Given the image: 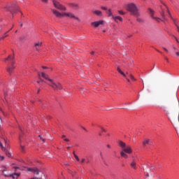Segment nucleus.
I'll return each mask as SVG.
<instances>
[{"instance_id":"f8f14e48","label":"nucleus","mask_w":179,"mask_h":179,"mask_svg":"<svg viewBox=\"0 0 179 179\" xmlns=\"http://www.w3.org/2000/svg\"><path fill=\"white\" fill-rule=\"evenodd\" d=\"M146 145H153V142H152L149 138H145L143 141V145L144 146V148H146Z\"/></svg>"},{"instance_id":"4d7b16f0","label":"nucleus","mask_w":179,"mask_h":179,"mask_svg":"<svg viewBox=\"0 0 179 179\" xmlns=\"http://www.w3.org/2000/svg\"><path fill=\"white\" fill-rule=\"evenodd\" d=\"M38 93H40V90H38Z\"/></svg>"},{"instance_id":"0eeeda50","label":"nucleus","mask_w":179,"mask_h":179,"mask_svg":"<svg viewBox=\"0 0 179 179\" xmlns=\"http://www.w3.org/2000/svg\"><path fill=\"white\" fill-rule=\"evenodd\" d=\"M52 2L53 3V6L55 8V9H58L59 10H62V12H65L66 10V7L65 6L61 4L59 1L57 0H52Z\"/></svg>"},{"instance_id":"b1692460","label":"nucleus","mask_w":179,"mask_h":179,"mask_svg":"<svg viewBox=\"0 0 179 179\" xmlns=\"http://www.w3.org/2000/svg\"><path fill=\"white\" fill-rule=\"evenodd\" d=\"M6 155L9 158L12 157V154L10 152H8V151L6 152Z\"/></svg>"},{"instance_id":"aec40b11","label":"nucleus","mask_w":179,"mask_h":179,"mask_svg":"<svg viewBox=\"0 0 179 179\" xmlns=\"http://www.w3.org/2000/svg\"><path fill=\"white\" fill-rule=\"evenodd\" d=\"M109 17H113L114 15H113V13H111V9H109L107 12Z\"/></svg>"},{"instance_id":"a211bd4d","label":"nucleus","mask_w":179,"mask_h":179,"mask_svg":"<svg viewBox=\"0 0 179 179\" xmlns=\"http://www.w3.org/2000/svg\"><path fill=\"white\" fill-rule=\"evenodd\" d=\"M19 176H20V173H15L14 174L11 175L10 177H13V178L16 179L17 178V177H19Z\"/></svg>"},{"instance_id":"680f3d73","label":"nucleus","mask_w":179,"mask_h":179,"mask_svg":"<svg viewBox=\"0 0 179 179\" xmlns=\"http://www.w3.org/2000/svg\"><path fill=\"white\" fill-rule=\"evenodd\" d=\"M15 169H19L18 167H15Z\"/></svg>"},{"instance_id":"58836bf2","label":"nucleus","mask_w":179,"mask_h":179,"mask_svg":"<svg viewBox=\"0 0 179 179\" xmlns=\"http://www.w3.org/2000/svg\"><path fill=\"white\" fill-rule=\"evenodd\" d=\"M0 159H1V160H3L5 159V157L0 155Z\"/></svg>"},{"instance_id":"f257e3e1","label":"nucleus","mask_w":179,"mask_h":179,"mask_svg":"<svg viewBox=\"0 0 179 179\" xmlns=\"http://www.w3.org/2000/svg\"><path fill=\"white\" fill-rule=\"evenodd\" d=\"M41 75L42 78H43V79L45 80L44 81V80L41 78V82H42V83H46L47 85H49V86H50L54 90H62V85H61V83H55L54 80L51 79L50 76L44 72H42Z\"/></svg>"},{"instance_id":"a18cd8bd","label":"nucleus","mask_w":179,"mask_h":179,"mask_svg":"<svg viewBox=\"0 0 179 179\" xmlns=\"http://www.w3.org/2000/svg\"><path fill=\"white\" fill-rule=\"evenodd\" d=\"M107 148H108L110 149V148H111V146L110 145H107Z\"/></svg>"},{"instance_id":"5701e85b","label":"nucleus","mask_w":179,"mask_h":179,"mask_svg":"<svg viewBox=\"0 0 179 179\" xmlns=\"http://www.w3.org/2000/svg\"><path fill=\"white\" fill-rule=\"evenodd\" d=\"M129 76L133 82H135V80H136V78H135V77H134L132 74H129Z\"/></svg>"},{"instance_id":"69168bd1","label":"nucleus","mask_w":179,"mask_h":179,"mask_svg":"<svg viewBox=\"0 0 179 179\" xmlns=\"http://www.w3.org/2000/svg\"><path fill=\"white\" fill-rule=\"evenodd\" d=\"M20 131H22V129H21V128H20Z\"/></svg>"},{"instance_id":"c85d7f7f","label":"nucleus","mask_w":179,"mask_h":179,"mask_svg":"<svg viewBox=\"0 0 179 179\" xmlns=\"http://www.w3.org/2000/svg\"><path fill=\"white\" fill-rule=\"evenodd\" d=\"M0 146H1V149H2V150H4V151L6 150L5 147H3V145L2 144L1 142H0Z\"/></svg>"},{"instance_id":"de8ad7c7","label":"nucleus","mask_w":179,"mask_h":179,"mask_svg":"<svg viewBox=\"0 0 179 179\" xmlns=\"http://www.w3.org/2000/svg\"><path fill=\"white\" fill-rule=\"evenodd\" d=\"M156 51H157V52H160V54H162V52L159 51L158 50H156Z\"/></svg>"},{"instance_id":"c9c22d12","label":"nucleus","mask_w":179,"mask_h":179,"mask_svg":"<svg viewBox=\"0 0 179 179\" xmlns=\"http://www.w3.org/2000/svg\"><path fill=\"white\" fill-rule=\"evenodd\" d=\"M173 37H174V38H175L176 43H178V44H179V41H178V39L177 38V37H176V36H173Z\"/></svg>"},{"instance_id":"79ce46f5","label":"nucleus","mask_w":179,"mask_h":179,"mask_svg":"<svg viewBox=\"0 0 179 179\" xmlns=\"http://www.w3.org/2000/svg\"><path fill=\"white\" fill-rule=\"evenodd\" d=\"M1 124H2V119L0 117V127H1Z\"/></svg>"},{"instance_id":"864d4df0","label":"nucleus","mask_w":179,"mask_h":179,"mask_svg":"<svg viewBox=\"0 0 179 179\" xmlns=\"http://www.w3.org/2000/svg\"><path fill=\"white\" fill-rule=\"evenodd\" d=\"M38 76H39V79H40V78L41 77V76L40 74H38Z\"/></svg>"},{"instance_id":"c756f323","label":"nucleus","mask_w":179,"mask_h":179,"mask_svg":"<svg viewBox=\"0 0 179 179\" xmlns=\"http://www.w3.org/2000/svg\"><path fill=\"white\" fill-rule=\"evenodd\" d=\"M85 162H86V159L85 158H83L82 160L80 162V163L81 164H83V163H85Z\"/></svg>"},{"instance_id":"052dcab7","label":"nucleus","mask_w":179,"mask_h":179,"mask_svg":"<svg viewBox=\"0 0 179 179\" xmlns=\"http://www.w3.org/2000/svg\"><path fill=\"white\" fill-rule=\"evenodd\" d=\"M21 138H22V136H20V141Z\"/></svg>"},{"instance_id":"f03ea898","label":"nucleus","mask_w":179,"mask_h":179,"mask_svg":"<svg viewBox=\"0 0 179 179\" xmlns=\"http://www.w3.org/2000/svg\"><path fill=\"white\" fill-rule=\"evenodd\" d=\"M165 6H167L164 3V6H161V9H162L161 16L162 17V20L159 17H155V10H153L152 8L148 9L152 19L157 22V23H160V22H164L167 20V18H166V12H167V10H166Z\"/></svg>"},{"instance_id":"72a5a7b5","label":"nucleus","mask_w":179,"mask_h":179,"mask_svg":"<svg viewBox=\"0 0 179 179\" xmlns=\"http://www.w3.org/2000/svg\"><path fill=\"white\" fill-rule=\"evenodd\" d=\"M101 9H103V10H107V8L104 6H101Z\"/></svg>"},{"instance_id":"c03bdc74","label":"nucleus","mask_w":179,"mask_h":179,"mask_svg":"<svg viewBox=\"0 0 179 179\" xmlns=\"http://www.w3.org/2000/svg\"><path fill=\"white\" fill-rule=\"evenodd\" d=\"M176 55H178V56H179V52H176Z\"/></svg>"},{"instance_id":"ddd939ff","label":"nucleus","mask_w":179,"mask_h":179,"mask_svg":"<svg viewBox=\"0 0 179 179\" xmlns=\"http://www.w3.org/2000/svg\"><path fill=\"white\" fill-rule=\"evenodd\" d=\"M103 23H104V21L99 20V21L92 22L91 24L92 26H94V27H99V26L100 24H103Z\"/></svg>"},{"instance_id":"603ef678","label":"nucleus","mask_w":179,"mask_h":179,"mask_svg":"<svg viewBox=\"0 0 179 179\" xmlns=\"http://www.w3.org/2000/svg\"><path fill=\"white\" fill-rule=\"evenodd\" d=\"M22 26H23V24H22V23L20 24V27H22Z\"/></svg>"},{"instance_id":"6e6d98bb","label":"nucleus","mask_w":179,"mask_h":179,"mask_svg":"<svg viewBox=\"0 0 179 179\" xmlns=\"http://www.w3.org/2000/svg\"><path fill=\"white\" fill-rule=\"evenodd\" d=\"M67 149H71V147H67Z\"/></svg>"},{"instance_id":"6e6552de","label":"nucleus","mask_w":179,"mask_h":179,"mask_svg":"<svg viewBox=\"0 0 179 179\" xmlns=\"http://www.w3.org/2000/svg\"><path fill=\"white\" fill-rule=\"evenodd\" d=\"M165 8H166V12L168 13L169 17H171V19L173 20L175 26H178V24H177V19H176V18H174V17H173L171 16V13H170V11L169 10V7L165 6Z\"/></svg>"},{"instance_id":"3c124183","label":"nucleus","mask_w":179,"mask_h":179,"mask_svg":"<svg viewBox=\"0 0 179 179\" xmlns=\"http://www.w3.org/2000/svg\"><path fill=\"white\" fill-rule=\"evenodd\" d=\"M99 136H101V133H99Z\"/></svg>"},{"instance_id":"dca6fc26","label":"nucleus","mask_w":179,"mask_h":179,"mask_svg":"<svg viewBox=\"0 0 179 179\" xmlns=\"http://www.w3.org/2000/svg\"><path fill=\"white\" fill-rule=\"evenodd\" d=\"M113 19L115 20V22H117V20H120V22H122V17L120 16H116V17H113Z\"/></svg>"},{"instance_id":"9d476101","label":"nucleus","mask_w":179,"mask_h":179,"mask_svg":"<svg viewBox=\"0 0 179 179\" xmlns=\"http://www.w3.org/2000/svg\"><path fill=\"white\" fill-rule=\"evenodd\" d=\"M117 72H119V73H120V75H122V76H124V78L127 79L129 83H131V80L128 78H127V75L125 74V73H124V71H121V69H120V67L117 68Z\"/></svg>"},{"instance_id":"1a4fd4ad","label":"nucleus","mask_w":179,"mask_h":179,"mask_svg":"<svg viewBox=\"0 0 179 179\" xmlns=\"http://www.w3.org/2000/svg\"><path fill=\"white\" fill-rule=\"evenodd\" d=\"M174 125L176 126V131L177 134H178L179 131V118L178 116L176 117V118L173 121Z\"/></svg>"},{"instance_id":"6ab92c4d","label":"nucleus","mask_w":179,"mask_h":179,"mask_svg":"<svg viewBox=\"0 0 179 179\" xmlns=\"http://www.w3.org/2000/svg\"><path fill=\"white\" fill-rule=\"evenodd\" d=\"M131 166L133 169H136V162L133 161V162L131 163Z\"/></svg>"},{"instance_id":"774afa93","label":"nucleus","mask_w":179,"mask_h":179,"mask_svg":"<svg viewBox=\"0 0 179 179\" xmlns=\"http://www.w3.org/2000/svg\"><path fill=\"white\" fill-rule=\"evenodd\" d=\"M5 141V140H4ZM5 143H6V141H5Z\"/></svg>"},{"instance_id":"09e8293b","label":"nucleus","mask_w":179,"mask_h":179,"mask_svg":"<svg viewBox=\"0 0 179 179\" xmlns=\"http://www.w3.org/2000/svg\"><path fill=\"white\" fill-rule=\"evenodd\" d=\"M15 8H16V9H19V6H15Z\"/></svg>"},{"instance_id":"a19ab883","label":"nucleus","mask_w":179,"mask_h":179,"mask_svg":"<svg viewBox=\"0 0 179 179\" xmlns=\"http://www.w3.org/2000/svg\"><path fill=\"white\" fill-rule=\"evenodd\" d=\"M164 59H166V61H167V62H169V58L167 57H165Z\"/></svg>"},{"instance_id":"e2e57ef3","label":"nucleus","mask_w":179,"mask_h":179,"mask_svg":"<svg viewBox=\"0 0 179 179\" xmlns=\"http://www.w3.org/2000/svg\"><path fill=\"white\" fill-rule=\"evenodd\" d=\"M3 173H5V171H3Z\"/></svg>"},{"instance_id":"ea45409f","label":"nucleus","mask_w":179,"mask_h":179,"mask_svg":"<svg viewBox=\"0 0 179 179\" xmlns=\"http://www.w3.org/2000/svg\"><path fill=\"white\" fill-rule=\"evenodd\" d=\"M65 142H69V138H64Z\"/></svg>"},{"instance_id":"e433bc0d","label":"nucleus","mask_w":179,"mask_h":179,"mask_svg":"<svg viewBox=\"0 0 179 179\" xmlns=\"http://www.w3.org/2000/svg\"><path fill=\"white\" fill-rule=\"evenodd\" d=\"M132 65H134V61L130 60V64H129V66Z\"/></svg>"},{"instance_id":"393cba45","label":"nucleus","mask_w":179,"mask_h":179,"mask_svg":"<svg viewBox=\"0 0 179 179\" xmlns=\"http://www.w3.org/2000/svg\"><path fill=\"white\" fill-rule=\"evenodd\" d=\"M38 138H40V139H41V141H42V142H45V138H44L43 137V136L39 135V136H38Z\"/></svg>"},{"instance_id":"7c9ffc66","label":"nucleus","mask_w":179,"mask_h":179,"mask_svg":"<svg viewBox=\"0 0 179 179\" xmlns=\"http://www.w3.org/2000/svg\"><path fill=\"white\" fill-rule=\"evenodd\" d=\"M118 13H119V15H125V13H124V11H122V10H119Z\"/></svg>"},{"instance_id":"4be33fe9","label":"nucleus","mask_w":179,"mask_h":179,"mask_svg":"<svg viewBox=\"0 0 179 179\" xmlns=\"http://www.w3.org/2000/svg\"><path fill=\"white\" fill-rule=\"evenodd\" d=\"M137 22H138L139 23H143V20L142 18L139 17V16H138Z\"/></svg>"},{"instance_id":"412c9836","label":"nucleus","mask_w":179,"mask_h":179,"mask_svg":"<svg viewBox=\"0 0 179 179\" xmlns=\"http://www.w3.org/2000/svg\"><path fill=\"white\" fill-rule=\"evenodd\" d=\"M13 8V6H11L10 7H8V8L7 9V10H9L10 12H11V13H15V10H13V9H11Z\"/></svg>"},{"instance_id":"8fccbe9b","label":"nucleus","mask_w":179,"mask_h":179,"mask_svg":"<svg viewBox=\"0 0 179 179\" xmlns=\"http://www.w3.org/2000/svg\"><path fill=\"white\" fill-rule=\"evenodd\" d=\"M173 50H177V48L176 47H173Z\"/></svg>"},{"instance_id":"4c0bfd02","label":"nucleus","mask_w":179,"mask_h":179,"mask_svg":"<svg viewBox=\"0 0 179 179\" xmlns=\"http://www.w3.org/2000/svg\"><path fill=\"white\" fill-rule=\"evenodd\" d=\"M62 139H66V136H65V135H62Z\"/></svg>"},{"instance_id":"20e7f679","label":"nucleus","mask_w":179,"mask_h":179,"mask_svg":"<svg viewBox=\"0 0 179 179\" xmlns=\"http://www.w3.org/2000/svg\"><path fill=\"white\" fill-rule=\"evenodd\" d=\"M52 12L53 15L56 16V17H69V19H75L76 20H77V22H80V19H79V17H76L75 14L71 12L60 13L59 11H58V10L56 9H52Z\"/></svg>"},{"instance_id":"cd10ccee","label":"nucleus","mask_w":179,"mask_h":179,"mask_svg":"<svg viewBox=\"0 0 179 179\" xmlns=\"http://www.w3.org/2000/svg\"><path fill=\"white\" fill-rule=\"evenodd\" d=\"M99 128H100V129L101 130L102 132H107V131L105 130V129L103 128V127L99 126Z\"/></svg>"},{"instance_id":"f704fd0d","label":"nucleus","mask_w":179,"mask_h":179,"mask_svg":"<svg viewBox=\"0 0 179 179\" xmlns=\"http://www.w3.org/2000/svg\"><path fill=\"white\" fill-rule=\"evenodd\" d=\"M21 150L22 152H24V146L20 145Z\"/></svg>"},{"instance_id":"7ed1b4c3","label":"nucleus","mask_w":179,"mask_h":179,"mask_svg":"<svg viewBox=\"0 0 179 179\" xmlns=\"http://www.w3.org/2000/svg\"><path fill=\"white\" fill-rule=\"evenodd\" d=\"M119 146L122 149V150L120 151V156L124 157V159H128V155L132 153V147L121 141H119ZM127 153L128 155H127Z\"/></svg>"},{"instance_id":"bf43d9fd","label":"nucleus","mask_w":179,"mask_h":179,"mask_svg":"<svg viewBox=\"0 0 179 179\" xmlns=\"http://www.w3.org/2000/svg\"><path fill=\"white\" fill-rule=\"evenodd\" d=\"M37 83H40V81H37Z\"/></svg>"},{"instance_id":"5fc2aeb1","label":"nucleus","mask_w":179,"mask_h":179,"mask_svg":"<svg viewBox=\"0 0 179 179\" xmlns=\"http://www.w3.org/2000/svg\"><path fill=\"white\" fill-rule=\"evenodd\" d=\"M73 155H74V156H75V155H76V154L75 153V152H73Z\"/></svg>"},{"instance_id":"0e129e2a","label":"nucleus","mask_w":179,"mask_h":179,"mask_svg":"<svg viewBox=\"0 0 179 179\" xmlns=\"http://www.w3.org/2000/svg\"><path fill=\"white\" fill-rule=\"evenodd\" d=\"M83 129H84L85 131H86V129L83 128Z\"/></svg>"},{"instance_id":"37998d69","label":"nucleus","mask_w":179,"mask_h":179,"mask_svg":"<svg viewBox=\"0 0 179 179\" xmlns=\"http://www.w3.org/2000/svg\"><path fill=\"white\" fill-rule=\"evenodd\" d=\"M42 68L43 69H48V67L47 66H42Z\"/></svg>"},{"instance_id":"4468645a","label":"nucleus","mask_w":179,"mask_h":179,"mask_svg":"<svg viewBox=\"0 0 179 179\" xmlns=\"http://www.w3.org/2000/svg\"><path fill=\"white\" fill-rule=\"evenodd\" d=\"M42 46H43V43L38 42V43H35L34 48H35L36 51H40V49L41 48Z\"/></svg>"},{"instance_id":"2eb2a0df","label":"nucleus","mask_w":179,"mask_h":179,"mask_svg":"<svg viewBox=\"0 0 179 179\" xmlns=\"http://www.w3.org/2000/svg\"><path fill=\"white\" fill-rule=\"evenodd\" d=\"M94 15H96V16H103V13L99 10H94L92 11Z\"/></svg>"},{"instance_id":"bb28decb","label":"nucleus","mask_w":179,"mask_h":179,"mask_svg":"<svg viewBox=\"0 0 179 179\" xmlns=\"http://www.w3.org/2000/svg\"><path fill=\"white\" fill-rule=\"evenodd\" d=\"M24 40H25V38L24 36L20 37V41H21V43H24Z\"/></svg>"},{"instance_id":"9b49d317","label":"nucleus","mask_w":179,"mask_h":179,"mask_svg":"<svg viewBox=\"0 0 179 179\" xmlns=\"http://www.w3.org/2000/svg\"><path fill=\"white\" fill-rule=\"evenodd\" d=\"M26 171H31L34 174L38 175V169L37 168H27Z\"/></svg>"},{"instance_id":"f3484780","label":"nucleus","mask_w":179,"mask_h":179,"mask_svg":"<svg viewBox=\"0 0 179 179\" xmlns=\"http://www.w3.org/2000/svg\"><path fill=\"white\" fill-rule=\"evenodd\" d=\"M9 31H10V30L8 31L6 34H4L3 36H1L0 38V41H2V40H3L4 38H6V37H8L7 33H9Z\"/></svg>"},{"instance_id":"a878e982","label":"nucleus","mask_w":179,"mask_h":179,"mask_svg":"<svg viewBox=\"0 0 179 179\" xmlns=\"http://www.w3.org/2000/svg\"><path fill=\"white\" fill-rule=\"evenodd\" d=\"M74 157L77 160V162H80V159H79V157H78V155H76V154H74Z\"/></svg>"},{"instance_id":"39448f33","label":"nucleus","mask_w":179,"mask_h":179,"mask_svg":"<svg viewBox=\"0 0 179 179\" xmlns=\"http://www.w3.org/2000/svg\"><path fill=\"white\" fill-rule=\"evenodd\" d=\"M126 6L127 10H129V12H130L131 15H134L136 17L141 15V14H139V11L138 10V8L134 3H131L129 4H127Z\"/></svg>"},{"instance_id":"2f4dec72","label":"nucleus","mask_w":179,"mask_h":179,"mask_svg":"<svg viewBox=\"0 0 179 179\" xmlns=\"http://www.w3.org/2000/svg\"><path fill=\"white\" fill-rule=\"evenodd\" d=\"M162 50H164V51H165V52H169V50H167V48L162 47Z\"/></svg>"},{"instance_id":"473e14b6","label":"nucleus","mask_w":179,"mask_h":179,"mask_svg":"<svg viewBox=\"0 0 179 179\" xmlns=\"http://www.w3.org/2000/svg\"><path fill=\"white\" fill-rule=\"evenodd\" d=\"M41 2H43L44 3H48V0H41Z\"/></svg>"},{"instance_id":"423d86ee","label":"nucleus","mask_w":179,"mask_h":179,"mask_svg":"<svg viewBox=\"0 0 179 179\" xmlns=\"http://www.w3.org/2000/svg\"><path fill=\"white\" fill-rule=\"evenodd\" d=\"M4 61H10V66L7 67V72L10 74L12 73L13 72V69L16 68V66H15V57L9 55L4 59Z\"/></svg>"},{"instance_id":"338daca9","label":"nucleus","mask_w":179,"mask_h":179,"mask_svg":"<svg viewBox=\"0 0 179 179\" xmlns=\"http://www.w3.org/2000/svg\"><path fill=\"white\" fill-rule=\"evenodd\" d=\"M87 163H89V161H87Z\"/></svg>"},{"instance_id":"49530a36","label":"nucleus","mask_w":179,"mask_h":179,"mask_svg":"<svg viewBox=\"0 0 179 179\" xmlns=\"http://www.w3.org/2000/svg\"><path fill=\"white\" fill-rule=\"evenodd\" d=\"M91 55H94V52H91Z\"/></svg>"},{"instance_id":"13d9d810","label":"nucleus","mask_w":179,"mask_h":179,"mask_svg":"<svg viewBox=\"0 0 179 179\" xmlns=\"http://www.w3.org/2000/svg\"><path fill=\"white\" fill-rule=\"evenodd\" d=\"M126 74H127V75H129V73H128V72H126Z\"/></svg>"}]
</instances>
